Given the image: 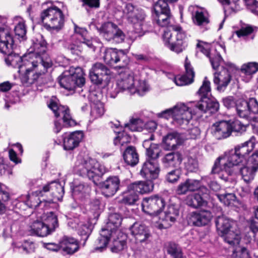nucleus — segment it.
<instances>
[{
  "instance_id": "obj_1",
  "label": "nucleus",
  "mask_w": 258,
  "mask_h": 258,
  "mask_svg": "<svg viewBox=\"0 0 258 258\" xmlns=\"http://www.w3.org/2000/svg\"><path fill=\"white\" fill-rule=\"evenodd\" d=\"M255 138L251 137L248 141L236 146L234 150L225 153L223 156L218 157L212 167V174L224 171L228 175L236 174L238 165L246 160L249 154L254 149Z\"/></svg>"
},
{
  "instance_id": "obj_2",
  "label": "nucleus",
  "mask_w": 258,
  "mask_h": 258,
  "mask_svg": "<svg viewBox=\"0 0 258 258\" xmlns=\"http://www.w3.org/2000/svg\"><path fill=\"white\" fill-rule=\"evenodd\" d=\"M13 45L9 53H4L8 55L6 59L7 63L14 67H18L27 73L33 70L35 71L37 77L34 78V79H36L39 76L45 74L47 72V70L52 66V62L49 58H46L45 60L39 58L40 61L38 64L37 61L35 62V60L32 59H28L27 56L22 57L16 53H13Z\"/></svg>"
},
{
  "instance_id": "obj_3",
  "label": "nucleus",
  "mask_w": 258,
  "mask_h": 258,
  "mask_svg": "<svg viewBox=\"0 0 258 258\" xmlns=\"http://www.w3.org/2000/svg\"><path fill=\"white\" fill-rule=\"evenodd\" d=\"M74 172L83 177H87L95 184H98L105 171L104 167L89 156L80 154L74 167Z\"/></svg>"
},
{
  "instance_id": "obj_4",
  "label": "nucleus",
  "mask_w": 258,
  "mask_h": 258,
  "mask_svg": "<svg viewBox=\"0 0 258 258\" xmlns=\"http://www.w3.org/2000/svg\"><path fill=\"white\" fill-rule=\"evenodd\" d=\"M122 17L133 25L135 32L139 36L145 34L147 15L144 10L131 3L125 4L122 8Z\"/></svg>"
},
{
  "instance_id": "obj_5",
  "label": "nucleus",
  "mask_w": 258,
  "mask_h": 258,
  "mask_svg": "<svg viewBox=\"0 0 258 258\" xmlns=\"http://www.w3.org/2000/svg\"><path fill=\"white\" fill-rule=\"evenodd\" d=\"M163 38L165 45L176 53L182 52L187 46L186 35L179 26H171L165 30Z\"/></svg>"
},
{
  "instance_id": "obj_6",
  "label": "nucleus",
  "mask_w": 258,
  "mask_h": 258,
  "mask_svg": "<svg viewBox=\"0 0 258 258\" xmlns=\"http://www.w3.org/2000/svg\"><path fill=\"white\" fill-rule=\"evenodd\" d=\"M40 19L45 28L50 32H58L64 25V16L56 6L44 10L40 14Z\"/></svg>"
},
{
  "instance_id": "obj_7",
  "label": "nucleus",
  "mask_w": 258,
  "mask_h": 258,
  "mask_svg": "<svg viewBox=\"0 0 258 258\" xmlns=\"http://www.w3.org/2000/svg\"><path fill=\"white\" fill-rule=\"evenodd\" d=\"M158 116L166 119L172 117L175 123L183 128H185L192 118L191 111L183 103L177 104L173 107L162 111L158 113Z\"/></svg>"
},
{
  "instance_id": "obj_8",
  "label": "nucleus",
  "mask_w": 258,
  "mask_h": 258,
  "mask_svg": "<svg viewBox=\"0 0 258 258\" xmlns=\"http://www.w3.org/2000/svg\"><path fill=\"white\" fill-rule=\"evenodd\" d=\"M58 82L62 88L73 90L76 86L81 87L85 83L84 73L80 68L71 69L64 71L58 78Z\"/></svg>"
},
{
  "instance_id": "obj_9",
  "label": "nucleus",
  "mask_w": 258,
  "mask_h": 258,
  "mask_svg": "<svg viewBox=\"0 0 258 258\" xmlns=\"http://www.w3.org/2000/svg\"><path fill=\"white\" fill-rule=\"evenodd\" d=\"M104 61L108 64L114 66L119 68H125L129 63L130 59L126 53L123 50L115 48H107L103 56Z\"/></svg>"
},
{
  "instance_id": "obj_10",
  "label": "nucleus",
  "mask_w": 258,
  "mask_h": 258,
  "mask_svg": "<svg viewBox=\"0 0 258 258\" xmlns=\"http://www.w3.org/2000/svg\"><path fill=\"white\" fill-rule=\"evenodd\" d=\"M99 31L107 41L120 43L125 39V35L123 31L116 24L111 22L103 24Z\"/></svg>"
},
{
  "instance_id": "obj_11",
  "label": "nucleus",
  "mask_w": 258,
  "mask_h": 258,
  "mask_svg": "<svg viewBox=\"0 0 258 258\" xmlns=\"http://www.w3.org/2000/svg\"><path fill=\"white\" fill-rule=\"evenodd\" d=\"M154 19L160 27H167L171 23L172 16L165 0H158L154 5Z\"/></svg>"
},
{
  "instance_id": "obj_12",
  "label": "nucleus",
  "mask_w": 258,
  "mask_h": 258,
  "mask_svg": "<svg viewBox=\"0 0 258 258\" xmlns=\"http://www.w3.org/2000/svg\"><path fill=\"white\" fill-rule=\"evenodd\" d=\"M166 205L164 199L157 195L144 198L142 203L143 211L151 215L162 212Z\"/></svg>"
},
{
  "instance_id": "obj_13",
  "label": "nucleus",
  "mask_w": 258,
  "mask_h": 258,
  "mask_svg": "<svg viewBox=\"0 0 258 258\" xmlns=\"http://www.w3.org/2000/svg\"><path fill=\"white\" fill-rule=\"evenodd\" d=\"M111 73L110 69L105 64L96 62L94 64L89 72L91 82L96 85L106 84Z\"/></svg>"
},
{
  "instance_id": "obj_14",
  "label": "nucleus",
  "mask_w": 258,
  "mask_h": 258,
  "mask_svg": "<svg viewBox=\"0 0 258 258\" xmlns=\"http://www.w3.org/2000/svg\"><path fill=\"white\" fill-rule=\"evenodd\" d=\"M117 85L121 91H128L131 94L136 93L134 75L128 69H125L124 71L119 73Z\"/></svg>"
},
{
  "instance_id": "obj_15",
  "label": "nucleus",
  "mask_w": 258,
  "mask_h": 258,
  "mask_svg": "<svg viewBox=\"0 0 258 258\" xmlns=\"http://www.w3.org/2000/svg\"><path fill=\"white\" fill-rule=\"evenodd\" d=\"M160 171L159 164L157 160H146L140 171L141 175L149 180H153L158 177Z\"/></svg>"
},
{
  "instance_id": "obj_16",
  "label": "nucleus",
  "mask_w": 258,
  "mask_h": 258,
  "mask_svg": "<svg viewBox=\"0 0 258 258\" xmlns=\"http://www.w3.org/2000/svg\"><path fill=\"white\" fill-rule=\"evenodd\" d=\"M48 107L52 110L56 117H62L66 126H73L76 124V121L72 119L67 106L58 105L56 103L51 101L48 104Z\"/></svg>"
},
{
  "instance_id": "obj_17",
  "label": "nucleus",
  "mask_w": 258,
  "mask_h": 258,
  "mask_svg": "<svg viewBox=\"0 0 258 258\" xmlns=\"http://www.w3.org/2000/svg\"><path fill=\"white\" fill-rule=\"evenodd\" d=\"M231 127L230 122L221 120L212 125L211 133L216 139L222 140L231 136Z\"/></svg>"
},
{
  "instance_id": "obj_18",
  "label": "nucleus",
  "mask_w": 258,
  "mask_h": 258,
  "mask_svg": "<svg viewBox=\"0 0 258 258\" xmlns=\"http://www.w3.org/2000/svg\"><path fill=\"white\" fill-rule=\"evenodd\" d=\"M13 44L14 40L9 28L0 24V51L3 53H9Z\"/></svg>"
},
{
  "instance_id": "obj_19",
  "label": "nucleus",
  "mask_w": 258,
  "mask_h": 258,
  "mask_svg": "<svg viewBox=\"0 0 258 258\" xmlns=\"http://www.w3.org/2000/svg\"><path fill=\"white\" fill-rule=\"evenodd\" d=\"M120 180L117 176H110L100 183L102 193L106 197L113 196L119 189Z\"/></svg>"
},
{
  "instance_id": "obj_20",
  "label": "nucleus",
  "mask_w": 258,
  "mask_h": 258,
  "mask_svg": "<svg viewBox=\"0 0 258 258\" xmlns=\"http://www.w3.org/2000/svg\"><path fill=\"white\" fill-rule=\"evenodd\" d=\"M231 80V76L228 70L222 67L221 71L214 73L213 81L219 91H225Z\"/></svg>"
},
{
  "instance_id": "obj_21",
  "label": "nucleus",
  "mask_w": 258,
  "mask_h": 258,
  "mask_svg": "<svg viewBox=\"0 0 258 258\" xmlns=\"http://www.w3.org/2000/svg\"><path fill=\"white\" fill-rule=\"evenodd\" d=\"M49 192L51 196L52 199H49L51 200L52 204L53 200L60 201L62 200L64 194L63 186L58 182L53 181L51 182L43 187L42 190L39 191V193L47 192Z\"/></svg>"
},
{
  "instance_id": "obj_22",
  "label": "nucleus",
  "mask_w": 258,
  "mask_h": 258,
  "mask_svg": "<svg viewBox=\"0 0 258 258\" xmlns=\"http://www.w3.org/2000/svg\"><path fill=\"white\" fill-rule=\"evenodd\" d=\"M130 230L137 242H145L151 236L148 228L145 225L139 222H135L130 228Z\"/></svg>"
},
{
  "instance_id": "obj_23",
  "label": "nucleus",
  "mask_w": 258,
  "mask_h": 258,
  "mask_svg": "<svg viewBox=\"0 0 258 258\" xmlns=\"http://www.w3.org/2000/svg\"><path fill=\"white\" fill-rule=\"evenodd\" d=\"M32 47L34 53L37 55V60L35 62L37 61L38 64L40 61L39 58H42L44 60H45L46 58H49L50 59L49 57L47 56L45 54L47 49V43L41 34H37L33 40Z\"/></svg>"
},
{
  "instance_id": "obj_24",
  "label": "nucleus",
  "mask_w": 258,
  "mask_h": 258,
  "mask_svg": "<svg viewBox=\"0 0 258 258\" xmlns=\"http://www.w3.org/2000/svg\"><path fill=\"white\" fill-rule=\"evenodd\" d=\"M212 215L209 211L203 210L192 212L189 215L188 222L194 225L201 226L207 225L211 220Z\"/></svg>"
},
{
  "instance_id": "obj_25",
  "label": "nucleus",
  "mask_w": 258,
  "mask_h": 258,
  "mask_svg": "<svg viewBox=\"0 0 258 258\" xmlns=\"http://www.w3.org/2000/svg\"><path fill=\"white\" fill-rule=\"evenodd\" d=\"M83 138L81 131L72 132L69 135L66 134L63 137V146L66 150H73L77 148Z\"/></svg>"
},
{
  "instance_id": "obj_26",
  "label": "nucleus",
  "mask_w": 258,
  "mask_h": 258,
  "mask_svg": "<svg viewBox=\"0 0 258 258\" xmlns=\"http://www.w3.org/2000/svg\"><path fill=\"white\" fill-rule=\"evenodd\" d=\"M60 250L66 254H73L79 249L77 240L68 236H63L60 240Z\"/></svg>"
},
{
  "instance_id": "obj_27",
  "label": "nucleus",
  "mask_w": 258,
  "mask_h": 258,
  "mask_svg": "<svg viewBox=\"0 0 258 258\" xmlns=\"http://www.w3.org/2000/svg\"><path fill=\"white\" fill-rule=\"evenodd\" d=\"M201 180L187 178L180 183L177 186L176 192L178 195H185L188 192H193L199 189Z\"/></svg>"
},
{
  "instance_id": "obj_28",
  "label": "nucleus",
  "mask_w": 258,
  "mask_h": 258,
  "mask_svg": "<svg viewBox=\"0 0 258 258\" xmlns=\"http://www.w3.org/2000/svg\"><path fill=\"white\" fill-rule=\"evenodd\" d=\"M186 74L178 75L174 78V82L176 85L181 86L191 83L194 81L195 73L190 64L187 61L185 63Z\"/></svg>"
},
{
  "instance_id": "obj_29",
  "label": "nucleus",
  "mask_w": 258,
  "mask_h": 258,
  "mask_svg": "<svg viewBox=\"0 0 258 258\" xmlns=\"http://www.w3.org/2000/svg\"><path fill=\"white\" fill-rule=\"evenodd\" d=\"M215 223L216 228L219 235H223L230 230L234 228L236 224L234 222L230 220L229 218L224 215L217 217Z\"/></svg>"
},
{
  "instance_id": "obj_30",
  "label": "nucleus",
  "mask_w": 258,
  "mask_h": 258,
  "mask_svg": "<svg viewBox=\"0 0 258 258\" xmlns=\"http://www.w3.org/2000/svg\"><path fill=\"white\" fill-rule=\"evenodd\" d=\"M197 108L202 112L206 113L209 111L210 113L218 111L219 108V103L215 100L206 97L205 99H200L196 104Z\"/></svg>"
},
{
  "instance_id": "obj_31",
  "label": "nucleus",
  "mask_w": 258,
  "mask_h": 258,
  "mask_svg": "<svg viewBox=\"0 0 258 258\" xmlns=\"http://www.w3.org/2000/svg\"><path fill=\"white\" fill-rule=\"evenodd\" d=\"M29 232L30 234L35 235L40 237L46 236L51 233L48 225L44 222L36 220L30 226Z\"/></svg>"
},
{
  "instance_id": "obj_32",
  "label": "nucleus",
  "mask_w": 258,
  "mask_h": 258,
  "mask_svg": "<svg viewBox=\"0 0 258 258\" xmlns=\"http://www.w3.org/2000/svg\"><path fill=\"white\" fill-rule=\"evenodd\" d=\"M37 192L38 191H36L35 193H32L31 194L27 196V200L25 202L26 205L29 207L31 208H35L39 206L42 205L43 207H47V206H49L50 204H51V200H40L38 197V196L39 195H41V196H43V192H42L41 194H40L39 191L38 192V193Z\"/></svg>"
},
{
  "instance_id": "obj_33",
  "label": "nucleus",
  "mask_w": 258,
  "mask_h": 258,
  "mask_svg": "<svg viewBox=\"0 0 258 258\" xmlns=\"http://www.w3.org/2000/svg\"><path fill=\"white\" fill-rule=\"evenodd\" d=\"M152 181L147 180L146 181L135 182L130 184L127 188L131 191L136 190L138 194H147L153 189L154 184Z\"/></svg>"
},
{
  "instance_id": "obj_34",
  "label": "nucleus",
  "mask_w": 258,
  "mask_h": 258,
  "mask_svg": "<svg viewBox=\"0 0 258 258\" xmlns=\"http://www.w3.org/2000/svg\"><path fill=\"white\" fill-rule=\"evenodd\" d=\"M165 149L171 150L175 149L177 146L182 143V139L180 135L176 132H173L168 134L163 138Z\"/></svg>"
},
{
  "instance_id": "obj_35",
  "label": "nucleus",
  "mask_w": 258,
  "mask_h": 258,
  "mask_svg": "<svg viewBox=\"0 0 258 258\" xmlns=\"http://www.w3.org/2000/svg\"><path fill=\"white\" fill-rule=\"evenodd\" d=\"M221 236L223 237L226 242L235 247V248L237 246H240L239 243L241 240V236L238 229L234 228L227 233L225 232L223 235H221Z\"/></svg>"
},
{
  "instance_id": "obj_36",
  "label": "nucleus",
  "mask_w": 258,
  "mask_h": 258,
  "mask_svg": "<svg viewBox=\"0 0 258 258\" xmlns=\"http://www.w3.org/2000/svg\"><path fill=\"white\" fill-rule=\"evenodd\" d=\"M122 218L120 215L117 213L111 214L109 217V221L107 223L105 227L103 228L108 229L109 232L114 235L116 233H120L118 229L121 223Z\"/></svg>"
},
{
  "instance_id": "obj_37",
  "label": "nucleus",
  "mask_w": 258,
  "mask_h": 258,
  "mask_svg": "<svg viewBox=\"0 0 258 258\" xmlns=\"http://www.w3.org/2000/svg\"><path fill=\"white\" fill-rule=\"evenodd\" d=\"M125 162L131 166H135L139 162V155L135 147L132 146L126 147L123 153Z\"/></svg>"
},
{
  "instance_id": "obj_38",
  "label": "nucleus",
  "mask_w": 258,
  "mask_h": 258,
  "mask_svg": "<svg viewBox=\"0 0 258 258\" xmlns=\"http://www.w3.org/2000/svg\"><path fill=\"white\" fill-rule=\"evenodd\" d=\"M109 232L108 229L102 228L100 233V236L96 241L95 249L100 251H103L106 248L110 238L113 237Z\"/></svg>"
},
{
  "instance_id": "obj_39",
  "label": "nucleus",
  "mask_w": 258,
  "mask_h": 258,
  "mask_svg": "<svg viewBox=\"0 0 258 258\" xmlns=\"http://www.w3.org/2000/svg\"><path fill=\"white\" fill-rule=\"evenodd\" d=\"M182 159L180 153L173 152L166 154L162 158V161L166 166L175 167L181 163Z\"/></svg>"
},
{
  "instance_id": "obj_40",
  "label": "nucleus",
  "mask_w": 258,
  "mask_h": 258,
  "mask_svg": "<svg viewBox=\"0 0 258 258\" xmlns=\"http://www.w3.org/2000/svg\"><path fill=\"white\" fill-rule=\"evenodd\" d=\"M74 31L75 33L78 35L77 39L79 40L80 44L86 45L91 48H94L92 41L87 38L88 32L85 28L75 25Z\"/></svg>"
},
{
  "instance_id": "obj_41",
  "label": "nucleus",
  "mask_w": 258,
  "mask_h": 258,
  "mask_svg": "<svg viewBox=\"0 0 258 258\" xmlns=\"http://www.w3.org/2000/svg\"><path fill=\"white\" fill-rule=\"evenodd\" d=\"M185 202L188 206L194 208L206 205L205 200L199 194H194L187 196Z\"/></svg>"
},
{
  "instance_id": "obj_42",
  "label": "nucleus",
  "mask_w": 258,
  "mask_h": 258,
  "mask_svg": "<svg viewBox=\"0 0 258 258\" xmlns=\"http://www.w3.org/2000/svg\"><path fill=\"white\" fill-rule=\"evenodd\" d=\"M115 234H117L120 237H117L116 239L114 238L111 250L113 252H118L122 250L125 247L126 236L121 232L120 233H116Z\"/></svg>"
},
{
  "instance_id": "obj_43",
  "label": "nucleus",
  "mask_w": 258,
  "mask_h": 258,
  "mask_svg": "<svg viewBox=\"0 0 258 258\" xmlns=\"http://www.w3.org/2000/svg\"><path fill=\"white\" fill-rule=\"evenodd\" d=\"M192 19L194 23L200 27H204L209 23L207 15L202 10L193 12Z\"/></svg>"
},
{
  "instance_id": "obj_44",
  "label": "nucleus",
  "mask_w": 258,
  "mask_h": 258,
  "mask_svg": "<svg viewBox=\"0 0 258 258\" xmlns=\"http://www.w3.org/2000/svg\"><path fill=\"white\" fill-rule=\"evenodd\" d=\"M41 218L44 223L48 226L51 233L58 226L57 217L53 212L44 213Z\"/></svg>"
},
{
  "instance_id": "obj_45",
  "label": "nucleus",
  "mask_w": 258,
  "mask_h": 258,
  "mask_svg": "<svg viewBox=\"0 0 258 258\" xmlns=\"http://www.w3.org/2000/svg\"><path fill=\"white\" fill-rule=\"evenodd\" d=\"M239 164L238 165V168L239 169L236 174L238 172H240L242 178L246 182H248L252 180L254 178L255 173L257 170H253V168H251L247 164L246 166H244L243 167H239ZM233 175L234 174H233ZM234 175H235V174ZM230 176H231V175Z\"/></svg>"
},
{
  "instance_id": "obj_46",
  "label": "nucleus",
  "mask_w": 258,
  "mask_h": 258,
  "mask_svg": "<svg viewBox=\"0 0 258 258\" xmlns=\"http://www.w3.org/2000/svg\"><path fill=\"white\" fill-rule=\"evenodd\" d=\"M236 110L237 115L241 118H247L250 114L247 101L244 100H238L236 103Z\"/></svg>"
},
{
  "instance_id": "obj_47",
  "label": "nucleus",
  "mask_w": 258,
  "mask_h": 258,
  "mask_svg": "<svg viewBox=\"0 0 258 258\" xmlns=\"http://www.w3.org/2000/svg\"><path fill=\"white\" fill-rule=\"evenodd\" d=\"M179 215V210L174 205H170L165 213L164 220L167 222H170V225L174 223L176 220V217Z\"/></svg>"
},
{
  "instance_id": "obj_48",
  "label": "nucleus",
  "mask_w": 258,
  "mask_h": 258,
  "mask_svg": "<svg viewBox=\"0 0 258 258\" xmlns=\"http://www.w3.org/2000/svg\"><path fill=\"white\" fill-rule=\"evenodd\" d=\"M224 7L225 12H236L239 10L238 0H218Z\"/></svg>"
},
{
  "instance_id": "obj_49",
  "label": "nucleus",
  "mask_w": 258,
  "mask_h": 258,
  "mask_svg": "<svg viewBox=\"0 0 258 258\" xmlns=\"http://www.w3.org/2000/svg\"><path fill=\"white\" fill-rule=\"evenodd\" d=\"M210 82L208 80L207 77H206L203 82L202 85L199 89L197 93L200 97V99H205L206 97H209L210 95Z\"/></svg>"
},
{
  "instance_id": "obj_50",
  "label": "nucleus",
  "mask_w": 258,
  "mask_h": 258,
  "mask_svg": "<svg viewBox=\"0 0 258 258\" xmlns=\"http://www.w3.org/2000/svg\"><path fill=\"white\" fill-rule=\"evenodd\" d=\"M92 229V226L89 222L82 221L80 224L78 232L80 235L84 237V240L86 241L91 234Z\"/></svg>"
},
{
  "instance_id": "obj_51",
  "label": "nucleus",
  "mask_w": 258,
  "mask_h": 258,
  "mask_svg": "<svg viewBox=\"0 0 258 258\" xmlns=\"http://www.w3.org/2000/svg\"><path fill=\"white\" fill-rule=\"evenodd\" d=\"M127 195L124 196L122 199V202L127 205H132L136 204L139 200V195L136 190L131 191L130 189H128Z\"/></svg>"
},
{
  "instance_id": "obj_52",
  "label": "nucleus",
  "mask_w": 258,
  "mask_h": 258,
  "mask_svg": "<svg viewBox=\"0 0 258 258\" xmlns=\"http://www.w3.org/2000/svg\"><path fill=\"white\" fill-rule=\"evenodd\" d=\"M131 138L129 135L125 133L119 134L114 140V144L115 145H120L121 150L123 149V147L126 148V145L130 143Z\"/></svg>"
},
{
  "instance_id": "obj_53",
  "label": "nucleus",
  "mask_w": 258,
  "mask_h": 258,
  "mask_svg": "<svg viewBox=\"0 0 258 258\" xmlns=\"http://www.w3.org/2000/svg\"><path fill=\"white\" fill-rule=\"evenodd\" d=\"M168 253L173 258H182V253L180 247L174 243H169L167 247Z\"/></svg>"
},
{
  "instance_id": "obj_54",
  "label": "nucleus",
  "mask_w": 258,
  "mask_h": 258,
  "mask_svg": "<svg viewBox=\"0 0 258 258\" xmlns=\"http://www.w3.org/2000/svg\"><path fill=\"white\" fill-rule=\"evenodd\" d=\"M218 199L225 205L233 204L236 200V197L233 193H225L217 195Z\"/></svg>"
},
{
  "instance_id": "obj_55",
  "label": "nucleus",
  "mask_w": 258,
  "mask_h": 258,
  "mask_svg": "<svg viewBox=\"0 0 258 258\" xmlns=\"http://www.w3.org/2000/svg\"><path fill=\"white\" fill-rule=\"evenodd\" d=\"M208 57L209 58L212 68L214 70L218 69L223 61L222 58L220 54L215 50L211 52Z\"/></svg>"
},
{
  "instance_id": "obj_56",
  "label": "nucleus",
  "mask_w": 258,
  "mask_h": 258,
  "mask_svg": "<svg viewBox=\"0 0 258 258\" xmlns=\"http://www.w3.org/2000/svg\"><path fill=\"white\" fill-rule=\"evenodd\" d=\"M258 71V63L256 62H249L243 64L241 69L242 73L247 76H251Z\"/></svg>"
},
{
  "instance_id": "obj_57",
  "label": "nucleus",
  "mask_w": 258,
  "mask_h": 258,
  "mask_svg": "<svg viewBox=\"0 0 258 258\" xmlns=\"http://www.w3.org/2000/svg\"><path fill=\"white\" fill-rule=\"evenodd\" d=\"M91 114L95 118L101 116L104 112L103 104L100 102L93 103L91 106Z\"/></svg>"
},
{
  "instance_id": "obj_58",
  "label": "nucleus",
  "mask_w": 258,
  "mask_h": 258,
  "mask_svg": "<svg viewBox=\"0 0 258 258\" xmlns=\"http://www.w3.org/2000/svg\"><path fill=\"white\" fill-rule=\"evenodd\" d=\"M181 175L180 169L176 168L168 172L165 176V179L168 182L175 183L179 179Z\"/></svg>"
},
{
  "instance_id": "obj_59",
  "label": "nucleus",
  "mask_w": 258,
  "mask_h": 258,
  "mask_svg": "<svg viewBox=\"0 0 258 258\" xmlns=\"http://www.w3.org/2000/svg\"><path fill=\"white\" fill-rule=\"evenodd\" d=\"M233 258H250L248 250L244 247L237 246L233 250Z\"/></svg>"
},
{
  "instance_id": "obj_60",
  "label": "nucleus",
  "mask_w": 258,
  "mask_h": 258,
  "mask_svg": "<svg viewBox=\"0 0 258 258\" xmlns=\"http://www.w3.org/2000/svg\"><path fill=\"white\" fill-rule=\"evenodd\" d=\"M89 206L90 212L93 215V218L97 219L101 211L100 201L98 200H94L91 202Z\"/></svg>"
},
{
  "instance_id": "obj_61",
  "label": "nucleus",
  "mask_w": 258,
  "mask_h": 258,
  "mask_svg": "<svg viewBox=\"0 0 258 258\" xmlns=\"http://www.w3.org/2000/svg\"><path fill=\"white\" fill-rule=\"evenodd\" d=\"M245 162L246 164L253 168V170L258 169V150H256L249 156Z\"/></svg>"
},
{
  "instance_id": "obj_62",
  "label": "nucleus",
  "mask_w": 258,
  "mask_h": 258,
  "mask_svg": "<svg viewBox=\"0 0 258 258\" xmlns=\"http://www.w3.org/2000/svg\"><path fill=\"white\" fill-rule=\"evenodd\" d=\"M90 190V187L84 183H79L75 184L73 188V194L77 196L79 195H84L88 192Z\"/></svg>"
},
{
  "instance_id": "obj_63",
  "label": "nucleus",
  "mask_w": 258,
  "mask_h": 258,
  "mask_svg": "<svg viewBox=\"0 0 258 258\" xmlns=\"http://www.w3.org/2000/svg\"><path fill=\"white\" fill-rule=\"evenodd\" d=\"M231 132H234L239 134L244 133L247 128V125L243 124L239 120H235L231 123Z\"/></svg>"
},
{
  "instance_id": "obj_64",
  "label": "nucleus",
  "mask_w": 258,
  "mask_h": 258,
  "mask_svg": "<svg viewBox=\"0 0 258 258\" xmlns=\"http://www.w3.org/2000/svg\"><path fill=\"white\" fill-rule=\"evenodd\" d=\"M15 34L22 39H25L26 34V28L24 22H19L14 29Z\"/></svg>"
}]
</instances>
